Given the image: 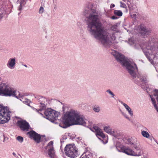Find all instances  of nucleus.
<instances>
[{
  "label": "nucleus",
  "mask_w": 158,
  "mask_h": 158,
  "mask_svg": "<svg viewBox=\"0 0 158 158\" xmlns=\"http://www.w3.org/2000/svg\"><path fill=\"white\" fill-rule=\"evenodd\" d=\"M96 13H90L86 17L87 30L90 34L105 46L114 43L116 37L113 32H108L102 26L99 16Z\"/></svg>",
  "instance_id": "obj_1"
},
{
  "label": "nucleus",
  "mask_w": 158,
  "mask_h": 158,
  "mask_svg": "<svg viewBox=\"0 0 158 158\" xmlns=\"http://www.w3.org/2000/svg\"><path fill=\"white\" fill-rule=\"evenodd\" d=\"M111 54L118 62L126 67L128 73L135 83L139 80L142 82H147V79L145 75L138 73H137V68L134 63L127 61L124 56L115 51H113Z\"/></svg>",
  "instance_id": "obj_2"
},
{
  "label": "nucleus",
  "mask_w": 158,
  "mask_h": 158,
  "mask_svg": "<svg viewBox=\"0 0 158 158\" xmlns=\"http://www.w3.org/2000/svg\"><path fill=\"white\" fill-rule=\"evenodd\" d=\"M62 123L63 124H60L59 126L63 128H66L70 126L75 125L88 126L92 124V123L87 120L84 116L73 109L67 111L64 114Z\"/></svg>",
  "instance_id": "obj_3"
},
{
  "label": "nucleus",
  "mask_w": 158,
  "mask_h": 158,
  "mask_svg": "<svg viewBox=\"0 0 158 158\" xmlns=\"http://www.w3.org/2000/svg\"><path fill=\"white\" fill-rule=\"evenodd\" d=\"M144 53L150 61L152 58H158V39L151 37L147 43L141 46Z\"/></svg>",
  "instance_id": "obj_4"
},
{
  "label": "nucleus",
  "mask_w": 158,
  "mask_h": 158,
  "mask_svg": "<svg viewBox=\"0 0 158 158\" xmlns=\"http://www.w3.org/2000/svg\"><path fill=\"white\" fill-rule=\"evenodd\" d=\"M0 95L6 97L13 96L18 99L22 98L23 96L17 91L16 89L6 83L0 84Z\"/></svg>",
  "instance_id": "obj_5"
},
{
  "label": "nucleus",
  "mask_w": 158,
  "mask_h": 158,
  "mask_svg": "<svg viewBox=\"0 0 158 158\" xmlns=\"http://www.w3.org/2000/svg\"><path fill=\"white\" fill-rule=\"evenodd\" d=\"M11 112L7 107L0 105V123L4 124L10 119Z\"/></svg>",
  "instance_id": "obj_6"
},
{
  "label": "nucleus",
  "mask_w": 158,
  "mask_h": 158,
  "mask_svg": "<svg viewBox=\"0 0 158 158\" xmlns=\"http://www.w3.org/2000/svg\"><path fill=\"white\" fill-rule=\"evenodd\" d=\"M64 151L66 155L70 157L74 158L78 155L77 149L74 144L66 145Z\"/></svg>",
  "instance_id": "obj_7"
},
{
  "label": "nucleus",
  "mask_w": 158,
  "mask_h": 158,
  "mask_svg": "<svg viewBox=\"0 0 158 158\" xmlns=\"http://www.w3.org/2000/svg\"><path fill=\"white\" fill-rule=\"evenodd\" d=\"M45 118L53 122L58 119L60 113L49 108L46 110L44 112Z\"/></svg>",
  "instance_id": "obj_8"
},
{
  "label": "nucleus",
  "mask_w": 158,
  "mask_h": 158,
  "mask_svg": "<svg viewBox=\"0 0 158 158\" xmlns=\"http://www.w3.org/2000/svg\"><path fill=\"white\" fill-rule=\"evenodd\" d=\"M103 130L105 132L112 135L118 139L119 138L123 135L121 132L119 131H116L114 130H113L111 127L109 125L103 127Z\"/></svg>",
  "instance_id": "obj_9"
},
{
  "label": "nucleus",
  "mask_w": 158,
  "mask_h": 158,
  "mask_svg": "<svg viewBox=\"0 0 158 158\" xmlns=\"http://www.w3.org/2000/svg\"><path fill=\"white\" fill-rule=\"evenodd\" d=\"M137 27L139 30L141 35L143 38L147 37L152 32V30L146 28L145 27L142 25L138 26Z\"/></svg>",
  "instance_id": "obj_10"
},
{
  "label": "nucleus",
  "mask_w": 158,
  "mask_h": 158,
  "mask_svg": "<svg viewBox=\"0 0 158 158\" xmlns=\"http://www.w3.org/2000/svg\"><path fill=\"white\" fill-rule=\"evenodd\" d=\"M53 143L52 141H50L46 147V149H48V154L51 158H55V152L53 146Z\"/></svg>",
  "instance_id": "obj_11"
},
{
  "label": "nucleus",
  "mask_w": 158,
  "mask_h": 158,
  "mask_svg": "<svg viewBox=\"0 0 158 158\" xmlns=\"http://www.w3.org/2000/svg\"><path fill=\"white\" fill-rule=\"evenodd\" d=\"M122 152L128 155L139 156L141 155L140 152H136L131 148L127 147H123L122 148Z\"/></svg>",
  "instance_id": "obj_12"
},
{
  "label": "nucleus",
  "mask_w": 158,
  "mask_h": 158,
  "mask_svg": "<svg viewBox=\"0 0 158 158\" xmlns=\"http://www.w3.org/2000/svg\"><path fill=\"white\" fill-rule=\"evenodd\" d=\"M30 138L33 139L35 142L38 143L40 142V135L33 131H31L27 133Z\"/></svg>",
  "instance_id": "obj_13"
},
{
  "label": "nucleus",
  "mask_w": 158,
  "mask_h": 158,
  "mask_svg": "<svg viewBox=\"0 0 158 158\" xmlns=\"http://www.w3.org/2000/svg\"><path fill=\"white\" fill-rule=\"evenodd\" d=\"M18 124L21 130L24 131H28L30 127L29 123L24 120L19 121Z\"/></svg>",
  "instance_id": "obj_14"
},
{
  "label": "nucleus",
  "mask_w": 158,
  "mask_h": 158,
  "mask_svg": "<svg viewBox=\"0 0 158 158\" xmlns=\"http://www.w3.org/2000/svg\"><path fill=\"white\" fill-rule=\"evenodd\" d=\"M89 12L96 13V10L93 7V4L91 3H88L86 5L85 8L83 12V15L84 16H86Z\"/></svg>",
  "instance_id": "obj_15"
},
{
  "label": "nucleus",
  "mask_w": 158,
  "mask_h": 158,
  "mask_svg": "<svg viewBox=\"0 0 158 158\" xmlns=\"http://www.w3.org/2000/svg\"><path fill=\"white\" fill-rule=\"evenodd\" d=\"M92 131L96 132V135L98 138L99 137L103 139L105 138V135L102 130L97 126H94L92 128Z\"/></svg>",
  "instance_id": "obj_16"
},
{
  "label": "nucleus",
  "mask_w": 158,
  "mask_h": 158,
  "mask_svg": "<svg viewBox=\"0 0 158 158\" xmlns=\"http://www.w3.org/2000/svg\"><path fill=\"white\" fill-rule=\"evenodd\" d=\"M16 64V58L15 57L10 58L9 59L6 65L9 69H13L15 67Z\"/></svg>",
  "instance_id": "obj_17"
},
{
  "label": "nucleus",
  "mask_w": 158,
  "mask_h": 158,
  "mask_svg": "<svg viewBox=\"0 0 158 158\" xmlns=\"http://www.w3.org/2000/svg\"><path fill=\"white\" fill-rule=\"evenodd\" d=\"M40 99L39 102H40V103L41 105V106L42 107V109H40L39 110H38L37 109L35 108H33L34 110H35L39 112V111H41L43 109H45L46 107V106L45 104L43 102H45V101H47L46 99L43 97H41Z\"/></svg>",
  "instance_id": "obj_18"
},
{
  "label": "nucleus",
  "mask_w": 158,
  "mask_h": 158,
  "mask_svg": "<svg viewBox=\"0 0 158 158\" xmlns=\"http://www.w3.org/2000/svg\"><path fill=\"white\" fill-rule=\"evenodd\" d=\"M123 105L125 107L127 110L129 114L131 116H132L133 113L131 108L127 104L123 103Z\"/></svg>",
  "instance_id": "obj_19"
},
{
  "label": "nucleus",
  "mask_w": 158,
  "mask_h": 158,
  "mask_svg": "<svg viewBox=\"0 0 158 158\" xmlns=\"http://www.w3.org/2000/svg\"><path fill=\"white\" fill-rule=\"evenodd\" d=\"M92 109L95 112L99 113L101 110V108L99 106L95 104L93 106Z\"/></svg>",
  "instance_id": "obj_20"
},
{
  "label": "nucleus",
  "mask_w": 158,
  "mask_h": 158,
  "mask_svg": "<svg viewBox=\"0 0 158 158\" xmlns=\"http://www.w3.org/2000/svg\"><path fill=\"white\" fill-rule=\"evenodd\" d=\"M27 0H19L20 6L18 7V10H21L22 9V7L26 4Z\"/></svg>",
  "instance_id": "obj_21"
},
{
  "label": "nucleus",
  "mask_w": 158,
  "mask_h": 158,
  "mask_svg": "<svg viewBox=\"0 0 158 158\" xmlns=\"http://www.w3.org/2000/svg\"><path fill=\"white\" fill-rule=\"evenodd\" d=\"M133 145L134 148H135L137 151H139L138 152H140L141 154V147L139 143H137L135 144L134 143V144H133Z\"/></svg>",
  "instance_id": "obj_22"
},
{
  "label": "nucleus",
  "mask_w": 158,
  "mask_h": 158,
  "mask_svg": "<svg viewBox=\"0 0 158 158\" xmlns=\"http://www.w3.org/2000/svg\"><path fill=\"white\" fill-rule=\"evenodd\" d=\"M141 133L142 135L145 138H148L150 137L149 134L146 131H142Z\"/></svg>",
  "instance_id": "obj_23"
},
{
  "label": "nucleus",
  "mask_w": 158,
  "mask_h": 158,
  "mask_svg": "<svg viewBox=\"0 0 158 158\" xmlns=\"http://www.w3.org/2000/svg\"><path fill=\"white\" fill-rule=\"evenodd\" d=\"M3 139V142H5L7 141L8 139V138L5 137L3 134L2 132L0 133V139Z\"/></svg>",
  "instance_id": "obj_24"
},
{
  "label": "nucleus",
  "mask_w": 158,
  "mask_h": 158,
  "mask_svg": "<svg viewBox=\"0 0 158 158\" xmlns=\"http://www.w3.org/2000/svg\"><path fill=\"white\" fill-rule=\"evenodd\" d=\"M114 13L115 15L118 16H121L123 15L122 11L120 10H114Z\"/></svg>",
  "instance_id": "obj_25"
},
{
  "label": "nucleus",
  "mask_w": 158,
  "mask_h": 158,
  "mask_svg": "<svg viewBox=\"0 0 158 158\" xmlns=\"http://www.w3.org/2000/svg\"><path fill=\"white\" fill-rule=\"evenodd\" d=\"M16 139L20 143H22L23 141V138L22 137L18 136L16 138Z\"/></svg>",
  "instance_id": "obj_26"
},
{
  "label": "nucleus",
  "mask_w": 158,
  "mask_h": 158,
  "mask_svg": "<svg viewBox=\"0 0 158 158\" xmlns=\"http://www.w3.org/2000/svg\"><path fill=\"white\" fill-rule=\"evenodd\" d=\"M106 92L111 95L112 98H114V94L110 89L107 90Z\"/></svg>",
  "instance_id": "obj_27"
},
{
  "label": "nucleus",
  "mask_w": 158,
  "mask_h": 158,
  "mask_svg": "<svg viewBox=\"0 0 158 158\" xmlns=\"http://www.w3.org/2000/svg\"><path fill=\"white\" fill-rule=\"evenodd\" d=\"M123 0L124 2H126L127 1V2H129V1H128V0ZM127 5H128V7L129 8V9H130V10H133V8L132 7V6L131 5L129 4V3L128 2H127Z\"/></svg>",
  "instance_id": "obj_28"
},
{
  "label": "nucleus",
  "mask_w": 158,
  "mask_h": 158,
  "mask_svg": "<svg viewBox=\"0 0 158 158\" xmlns=\"http://www.w3.org/2000/svg\"><path fill=\"white\" fill-rule=\"evenodd\" d=\"M120 6L121 7H123L125 9L127 8V6L124 3H123L122 2H120Z\"/></svg>",
  "instance_id": "obj_29"
},
{
  "label": "nucleus",
  "mask_w": 158,
  "mask_h": 158,
  "mask_svg": "<svg viewBox=\"0 0 158 158\" xmlns=\"http://www.w3.org/2000/svg\"><path fill=\"white\" fill-rule=\"evenodd\" d=\"M44 12V9L43 6H41L40 7V8L39 9V13L40 14H42Z\"/></svg>",
  "instance_id": "obj_30"
},
{
  "label": "nucleus",
  "mask_w": 158,
  "mask_h": 158,
  "mask_svg": "<svg viewBox=\"0 0 158 158\" xmlns=\"http://www.w3.org/2000/svg\"><path fill=\"white\" fill-rule=\"evenodd\" d=\"M127 119L130 120V119L129 117L128 116V115L126 113L123 112H122L121 113Z\"/></svg>",
  "instance_id": "obj_31"
},
{
  "label": "nucleus",
  "mask_w": 158,
  "mask_h": 158,
  "mask_svg": "<svg viewBox=\"0 0 158 158\" xmlns=\"http://www.w3.org/2000/svg\"><path fill=\"white\" fill-rule=\"evenodd\" d=\"M127 143L128 144H130L131 145H132L134 144V143L131 142V140L130 139H128L127 142Z\"/></svg>",
  "instance_id": "obj_32"
},
{
  "label": "nucleus",
  "mask_w": 158,
  "mask_h": 158,
  "mask_svg": "<svg viewBox=\"0 0 158 158\" xmlns=\"http://www.w3.org/2000/svg\"><path fill=\"white\" fill-rule=\"evenodd\" d=\"M117 28V26L114 25L112 26L111 29L113 31H115Z\"/></svg>",
  "instance_id": "obj_33"
},
{
  "label": "nucleus",
  "mask_w": 158,
  "mask_h": 158,
  "mask_svg": "<svg viewBox=\"0 0 158 158\" xmlns=\"http://www.w3.org/2000/svg\"><path fill=\"white\" fill-rule=\"evenodd\" d=\"M115 6V5L113 4H111L110 6V8H112Z\"/></svg>",
  "instance_id": "obj_34"
},
{
  "label": "nucleus",
  "mask_w": 158,
  "mask_h": 158,
  "mask_svg": "<svg viewBox=\"0 0 158 158\" xmlns=\"http://www.w3.org/2000/svg\"><path fill=\"white\" fill-rule=\"evenodd\" d=\"M111 18H112V19H117V17L115 16H113Z\"/></svg>",
  "instance_id": "obj_35"
},
{
  "label": "nucleus",
  "mask_w": 158,
  "mask_h": 158,
  "mask_svg": "<svg viewBox=\"0 0 158 158\" xmlns=\"http://www.w3.org/2000/svg\"><path fill=\"white\" fill-rule=\"evenodd\" d=\"M102 141L103 142V143H104V144H105L107 142V140H106L105 142H104L103 140H102Z\"/></svg>",
  "instance_id": "obj_36"
},
{
  "label": "nucleus",
  "mask_w": 158,
  "mask_h": 158,
  "mask_svg": "<svg viewBox=\"0 0 158 158\" xmlns=\"http://www.w3.org/2000/svg\"><path fill=\"white\" fill-rule=\"evenodd\" d=\"M26 100H27V101L26 102H27V103H29V102H30L29 100L28 99H27Z\"/></svg>",
  "instance_id": "obj_37"
},
{
  "label": "nucleus",
  "mask_w": 158,
  "mask_h": 158,
  "mask_svg": "<svg viewBox=\"0 0 158 158\" xmlns=\"http://www.w3.org/2000/svg\"><path fill=\"white\" fill-rule=\"evenodd\" d=\"M133 17H134V18H135L136 17V15L135 14H133Z\"/></svg>",
  "instance_id": "obj_38"
},
{
  "label": "nucleus",
  "mask_w": 158,
  "mask_h": 158,
  "mask_svg": "<svg viewBox=\"0 0 158 158\" xmlns=\"http://www.w3.org/2000/svg\"><path fill=\"white\" fill-rule=\"evenodd\" d=\"M13 155L14 156H16V154L15 152H14L13 153Z\"/></svg>",
  "instance_id": "obj_39"
},
{
  "label": "nucleus",
  "mask_w": 158,
  "mask_h": 158,
  "mask_svg": "<svg viewBox=\"0 0 158 158\" xmlns=\"http://www.w3.org/2000/svg\"><path fill=\"white\" fill-rule=\"evenodd\" d=\"M24 66L25 67H27V66L26 65H24Z\"/></svg>",
  "instance_id": "obj_40"
},
{
  "label": "nucleus",
  "mask_w": 158,
  "mask_h": 158,
  "mask_svg": "<svg viewBox=\"0 0 158 158\" xmlns=\"http://www.w3.org/2000/svg\"><path fill=\"white\" fill-rule=\"evenodd\" d=\"M40 114L41 115H43V114L42 113H40Z\"/></svg>",
  "instance_id": "obj_41"
},
{
  "label": "nucleus",
  "mask_w": 158,
  "mask_h": 158,
  "mask_svg": "<svg viewBox=\"0 0 158 158\" xmlns=\"http://www.w3.org/2000/svg\"><path fill=\"white\" fill-rule=\"evenodd\" d=\"M156 143H157V144L158 145V142H157V141H156Z\"/></svg>",
  "instance_id": "obj_42"
},
{
  "label": "nucleus",
  "mask_w": 158,
  "mask_h": 158,
  "mask_svg": "<svg viewBox=\"0 0 158 158\" xmlns=\"http://www.w3.org/2000/svg\"><path fill=\"white\" fill-rule=\"evenodd\" d=\"M1 80V78L0 77V81Z\"/></svg>",
  "instance_id": "obj_43"
}]
</instances>
